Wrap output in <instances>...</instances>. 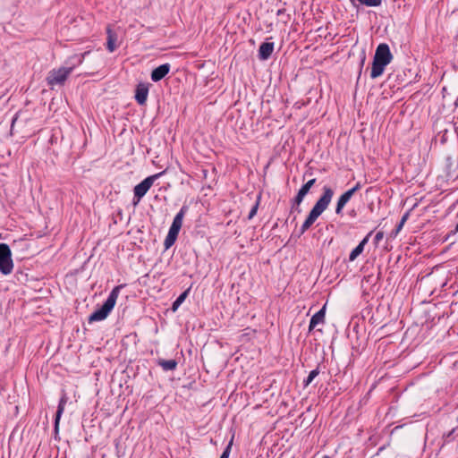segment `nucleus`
Listing matches in <instances>:
<instances>
[{"instance_id": "15", "label": "nucleus", "mask_w": 458, "mask_h": 458, "mask_svg": "<svg viewBox=\"0 0 458 458\" xmlns=\"http://www.w3.org/2000/svg\"><path fill=\"white\" fill-rule=\"evenodd\" d=\"M353 196L352 191H346L344 193H343L336 203L335 207V214L336 215H342L343 209L345 207V205L348 203V201L351 199V198Z\"/></svg>"}, {"instance_id": "29", "label": "nucleus", "mask_w": 458, "mask_h": 458, "mask_svg": "<svg viewBox=\"0 0 458 458\" xmlns=\"http://www.w3.org/2000/svg\"><path fill=\"white\" fill-rule=\"evenodd\" d=\"M232 445H233V440H231L229 442V444L227 445V446L225 448L223 454H221L220 458H228L229 455H230V452H231V448H232Z\"/></svg>"}, {"instance_id": "32", "label": "nucleus", "mask_w": 458, "mask_h": 458, "mask_svg": "<svg viewBox=\"0 0 458 458\" xmlns=\"http://www.w3.org/2000/svg\"><path fill=\"white\" fill-rule=\"evenodd\" d=\"M365 58H366L365 54H363V56H362V58H361V62H360V65H361V66L364 64Z\"/></svg>"}, {"instance_id": "6", "label": "nucleus", "mask_w": 458, "mask_h": 458, "mask_svg": "<svg viewBox=\"0 0 458 458\" xmlns=\"http://www.w3.org/2000/svg\"><path fill=\"white\" fill-rule=\"evenodd\" d=\"M163 174L158 173L154 175H150L145 178L142 182L137 184L133 189V200L132 203L134 206L138 205L140 199L146 195L150 187L153 185L154 182Z\"/></svg>"}, {"instance_id": "23", "label": "nucleus", "mask_w": 458, "mask_h": 458, "mask_svg": "<svg viewBox=\"0 0 458 458\" xmlns=\"http://www.w3.org/2000/svg\"><path fill=\"white\" fill-rule=\"evenodd\" d=\"M107 48L110 52H113L114 50V39L111 32V29L107 28Z\"/></svg>"}, {"instance_id": "8", "label": "nucleus", "mask_w": 458, "mask_h": 458, "mask_svg": "<svg viewBox=\"0 0 458 458\" xmlns=\"http://www.w3.org/2000/svg\"><path fill=\"white\" fill-rule=\"evenodd\" d=\"M114 306V288L110 291L109 296L106 301L102 305L101 308L94 311L89 318V321H101L105 319L107 315L111 312Z\"/></svg>"}, {"instance_id": "24", "label": "nucleus", "mask_w": 458, "mask_h": 458, "mask_svg": "<svg viewBox=\"0 0 458 458\" xmlns=\"http://www.w3.org/2000/svg\"><path fill=\"white\" fill-rule=\"evenodd\" d=\"M316 182V179H311L310 181H308L306 183H304L300 191H303V193H305L306 195L308 194V192L310 191V188L315 184Z\"/></svg>"}, {"instance_id": "19", "label": "nucleus", "mask_w": 458, "mask_h": 458, "mask_svg": "<svg viewBox=\"0 0 458 458\" xmlns=\"http://www.w3.org/2000/svg\"><path fill=\"white\" fill-rule=\"evenodd\" d=\"M190 292V288L182 293L176 300L173 302L171 310L174 312L176 311L182 303L185 301Z\"/></svg>"}, {"instance_id": "13", "label": "nucleus", "mask_w": 458, "mask_h": 458, "mask_svg": "<svg viewBox=\"0 0 458 458\" xmlns=\"http://www.w3.org/2000/svg\"><path fill=\"white\" fill-rule=\"evenodd\" d=\"M274 47L273 42L262 43L259 48V58L263 61L267 60L274 51Z\"/></svg>"}, {"instance_id": "26", "label": "nucleus", "mask_w": 458, "mask_h": 458, "mask_svg": "<svg viewBox=\"0 0 458 458\" xmlns=\"http://www.w3.org/2000/svg\"><path fill=\"white\" fill-rule=\"evenodd\" d=\"M305 196H306V194L303 193V191H301L299 190L297 195L295 196V198L293 200V205L299 206L302 202V200H303Z\"/></svg>"}, {"instance_id": "20", "label": "nucleus", "mask_w": 458, "mask_h": 458, "mask_svg": "<svg viewBox=\"0 0 458 458\" xmlns=\"http://www.w3.org/2000/svg\"><path fill=\"white\" fill-rule=\"evenodd\" d=\"M177 237H178V233L168 231V233L165 236V239L164 241L165 249L168 250L170 247H172L174 244Z\"/></svg>"}, {"instance_id": "35", "label": "nucleus", "mask_w": 458, "mask_h": 458, "mask_svg": "<svg viewBox=\"0 0 458 458\" xmlns=\"http://www.w3.org/2000/svg\"><path fill=\"white\" fill-rule=\"evenodd\" d=\"M322 458H331V457L328 455H324Z\"/></svg>"}, {"instance_id": "21", "label": "nucleus", "mask_w": 458, "mask_h": 458, "mask_svg": "<svg viewBox=\"0 0 458 458\" xmlns=\"http://www.w3.org/2000/svg\"><path fill=\"white\" fill-rule=\"evenodd\" d=\"M409 212H406L401 218L400 222L396 225L395 229L391 233V236L396 237L397 234L401 232L403 229L404 224L406 223L407 219L409 218Z\"/></svg>"}, {"instance_id": "12", "label": "nucleus", "mask_w": 458, "mask_h": 458, "mask_svg": "<svg viewBox=\"0 0 458 458\" xmlns=\"http://www.w3.org/2000/svg\"><path fill=\"white\" fill-rule=\"evenodd\" d=\"M326 317V305H324L318 312H316L310 318L309 325V331H312L318 325L325 323Z\"/></svg>"}, {"instance_id": "18", "label": "nucleus", "mask_w": 458, "mask_h": 458, "mask_svg": "<svg viewBox=\"0 0 458 458\" xmlns=\"http://www.w3.org/2000/svg\"><path fill=\"white\" fill-rule=\"evenodd\" d=\"M353 7H357V4L368 6L377 7L381 5L382 0H349Z\"/></svg>"}, {"instance_id": "2", "label": "nucleus", "mask_w": 458, "mask_h": 458, "mask_svg": "<svg viewBox=\"0 0 458 458\" xmlns=\"http://www.w3.org/2000/svg\"><path fill=\"white\" fill-rule=\"evenodd\" d=\"M334 196V191L329 186L323 187V193L317 200L307 218L301 226V233H304L327 208Z\"/></svg>"}, {"instance_id": "3", "label": "nucleus", "mask_w": 458, "mask_h": 458, "mask_svg": "<svg viewBox=\"0 0 458 458\" xmlns=\"http://www.w3.org/2000/svg\"><path fill=\"white\" fill-rule=\"evenodd\" d=\"M334 196V191L329 186L323 187V193L317 200L307 218L301 226V233H304L327 208Z\"/></svg>"}, {"instance_id": "4", "label": "nucleus", "mask_w": 458, "mask_h": 458, "mask_svg": "<svg viewBox=\"0 0 458 458\" xmlns=\"http://www.w3.org/2000/svg\"><path fill=\"white\" fill-rule=\"evenodd\" d=\"M334 196V191L329 186L323 187V193L317 200L307 218L301 226V233H304L327 208Z\"/></svg>"}, {"instance_id": "16", "label": "nucleus", "mask_w": 458, "mask_h": 458, "mask_svg": "<svg viewBox=\"0 0 458 458\" xmlns=\"http://www.w3.org/2000/svg\"><path fill=\"white\" fill-rule=\"evenodd\" d=\"M67 402V397L65 395H64L61 399H60V402H59V404H58V407H57V411H56V414H55V431L58 430V426H59V421H60V419H61V416L64 411V406H65V403Z\"/></svg>"}, {"instance_id": "30", "label": "nucleus", "mask_w": 458, "mask_h": 458, "mask_svg": "<svg viewBox=\"0 0 458 458\" xmlns=\"http://www.w3.org/2000/svg\"><path fill=\"white\" fill-rule=\"evenodd\" d=\"M383 238H384V232H382V231L377 232L373 240L374 244L376 246H377Z\"/></svg>"}, {"instance_id": "31", "label": "nucleus", "mask_w": 458, "mask_h": 458, "mask_svg": "<svg viewBox=\"0 0 458 458\" xmlns=\"http://www.w3.org/2000/svg\"><path fill=\"white\" fill-rule=\"evenodd\" d=\"M361 188V183L360 182H358L352 189H350L349 191H352V194L354 195V193L356 191H358Z\"/></svg>"}, {"instance_id": "17", "label": "nucleus", "mask_w": 458, "mask_h": 458, "mask_svg": "<svg viewBox=\"0 0 458 458\" xmlns=\"http://www.w3.org/2000/svg\"><path fill=\"white\" fill-rule=\"evenodd\" d=\"M157 363L165 371L174 370L176 369V367H177V361L175 360H174V359H172V360L159 359V360H157Z\"/></svg>"}, {"instance_id": "34", "label": "nucleus", "mask_w": 458, "mask_h": 458, "mask_svg": "<svg viewBox=\"0 0 458 458\" xmlns=\"http://www.w3.org/2000/svg\"><path fill=\"white\" fill-rule=\"evenodd\" d=\"M455 232H458V222H457V225L455 226Z\"/></svg>"}, {"instance_id": "9", "label": "nucleus", "mask_w": 458, "mask_h": 458, "mask_svg": "<svg viewBox=\"0 0 458 458\" xmlns=\"http://www.w3.org/2000/svg\"><path fill=\"white\" fill-rule=\"evenodd\" d=\"M189 209V207L187 205H182L179 212L175 215L174 217V220L172 222V225L169 228V231L176 233L179 234V232L182 225V220L184 216L186 215L187 211Z\"/></svg>"}, {"instance_id": "22", "label": "nucleus", "mask_w": 458, "mask_h": 458, "mask_svg": "<svg viewBox=\"0 0 458 458\" xmlns=\"http://www.w3.org/2000/svg\"><path fill=\"white\" fill-rule=\"evenodd\" d=\"M319 373V366H318L315 369L311 370L307 378L303 380V387H307Z\"/></svg>"}, {"instance_id": "10", "label": "nucleus", "mask_w": 458, "mask_h": 458, "mask_svg": "<svg viewBox=\"0 0 458 458\" xmlns=\"http://www.w3.org/2000/svg\"><path fill=\"white\" fill-rule=\"evenodd\" d=\"M148 83H140L135 89V99L139 105L143 106L146 104L148 96Z\"/></svg>"}, {"instance_id": "14", "label": "nucleus", "mask_w": 458, "mask_h": 458, "mask_svg": "<svg viewBox=\"0 0 458 458\" xmlns=\"http://www.w3.org/2000/svg\"><path fill=\"white\" fill-rule=\"evenodd\" d=\"M372 231L369 232L363 239L362 241L351 251L349 255V260L353 261L357 259V257L361 254V252L364 250L365 245L368 243L369 237L372 234Z\"/></svg>"}, {"instance_id": "1", "label": "nucleus", "mask_w": 458, "mask_h": 458, "mask_svg": "<svg viewBox=\"0 0 458 458\" xmlns=\"http://www.w3.org/2000/svg\"><path fill=\"white\" fill-rule=\"evenodd\" d=\"M86 54L87 53L81 55H72L66 60L64 66L58 69H52L47 76V84L52 88L55 85H64L73 69L82 63Z\"/></svg>"}, {"instance_id": "7", "label": "nucleus", "mask_w": 458, "mask_h": 458, "mask_svg": "<svg viewBox=\"0 0 458 458\" xmlns=\"http://www.w3.org/2000/svg\"><path fill=\"white\" fill-rule=\"evenodd\" d=\"M13 269V261L12 251L6 243H0V272L4 275H10Z\"/></svg>"}, {"instance_id": "28", "label": "nucleus", "mask_w": 458, "mask_h": 458, "mask_svg": "<svg viewBox=\"0 0 458 458\" xmlns=\"http://www.w3.org/2000/svg\"><path fill=\"white\" fill-rule=\"evenodd\" d=\"M259 201L257 200L256 203L254 204V206L251 208V209L249 212L248 219L250 220L256 216L258 208H259Z\"/></svg>"}, {"instance_id": "5", "label": "nucleus", "mask_w": 458, "mask_h": 458, "mask_svg": "<svg viewBox=\"0 0 458 458\" xmlns=\"http://www.w3.org/2000/svg\"><path fill=\"white\" fill-rule=\"evenodd\" d=\"M393 60V55L390 51V47L386 43H381L377 46L372 62V67L370 72L371 79H376L381 76L385 71V68Z\"/></svg>"}, {"instance_id": "11", "label": "nucleus", "mask_w": 458, "mask_h": 458, "mask_svg": "<svg viewBox=\"0 0 458 458\" xmlns=\"http://www.w3.org/2000/svg\"><path fill=\"white\" fill-rule=\"evenodd\" d=\"M171 65L169 64H163L155 68L150 75L152 81L157 82L164 79L170 72Z\"/></svg>"}, {"instance_id": "25", "label": "nucleus", "mask_w": 458, "mask_h": 458, "mask_svg": "<svg viewBox=\"0 0 458 458\" xmlns=\"http://www.w3.org/2000/svg\"><path fill=\"white\" fill-rule=\"evenodd\" d=\"M276 15L278 17H282V21L284 23H287L288 22L289 15L285 13V9L284 8L278 9L277 12H276Z\"/></svg>"}, {"instance_id": "33", "label": "nucleus", "mask_w": 458, "mask_h": 458, "mask_svg": "<svg viewBox=\"0 0 458 458\" xmlns=\"http://www.w3.org/2000/svg\"><path fill=\"white\" fill-rule=\"evenodd\" d=\"M120 286H116L115 288V291H116V294L118 293V290H119Z\"/></svg>"}, {"instance_id": "27", "label": "nucleus", "mask_w": 458, "mask_h": 458, "mask_svg": "<svg viewBox=\"0 0 458 458\" xmlns=\"http://www.w3.org/2000/svg\"><path fill=\"white\" fill-rule=\"evenodd\" d=\"M305 196H306V194L303 193V191H301L299 190L297 195L295 196V198L293 200V205L299 206L302 202V200H303Z\"/></svg>"}]
</instances>
